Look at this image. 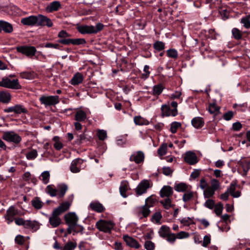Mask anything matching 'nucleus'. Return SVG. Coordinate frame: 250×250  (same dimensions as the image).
Returning a JSON list of instances; mask_svg holds the SVG:
<instances>
[{
    "label": "nucleus",
    "mask_w": 250,
    "mask_h": 250,
    "mask_svg": "<svg viewBox=\"0 0 250 250\" xmlns=\"http://www.w3.org/2000/svg\"><path fill=\"white\" fill-rule=\"evenodd\" d=\"M181 126V124L179 122H174L171 124L170 131L172 133H175L177 129Z\"/></svg>",
    "instance_id": "052dcab7"
},
{
    "label": "nucleus",
    "mask_w": 250,
    "mask_h": 250,
    "mask_svg": "<svg viewBox=\"0 0 250 250\" xmlns=\"http://www.w3.org/2000/svg\"><path fill=\"white\" fill-rule=\"evenodd\" d=\"M191 124L194 128L197 129L200 128L203 126L204 121L201 117H196L191 120Z\"/></svg>",
    "instance_id": "393cba45"
},
{
    "label": "nucleus",
    "mask_w": 250,
    "mask_h": 250,
    "mask_svg": "<svg viewBox=\"0 0 250 250\" xmlns=\"http://www.w3.org/2000/svg\"><path fill=\"white\" fill-rule=\"evenodd\" d=\"M208 111L210 114H217L219 111V108L215 104H210L208 106Z\"/></svg>",
    "instance_id": "49530a36"
},
{
    "label": "nucleus",
    "mask_w": 250,
    "mask_h": 250,
    "mask_svg": "<svg viewBox=\"0 0 250 250\" xmlns=\"http://www.w3.org/2000/svg\"><path fill=\"white\" fill-rule=\"evenodd\" d=\"M36 25L37 26H47L50 27L53 25L51 20L46 16L42 14L36 16Z\"/></svg>",
    "instance_id": "6e6552de"
},
{
    "label": "nucleus",
    "mask_w": 250,
    "mask_h": 250,
    "mask_svg": "<svg viewBox=\"0 0 250 250\" xmlns=\"http://www.w3.org/2000/svg\"><path fill=\"white\" fill-rule=\"evenodd\" d=\"M234 113L232 111H229L224 114V119L226 121H229L233 117Z\"/></svg>",
    "instance_id": "338daca9"
},
{
    "label": "nucleus",
    "mask_w": 250,
    "mask_h": 250,
    "mask_svg": "<svg viewBox=\"0 0 250 250\" xmlns=\"http://www.w3.org/2000/svg\"><path fill=\"white\" fill-rule=\"evenodd\" d=\"M40 179L44 184H47L49 182L50 173L48 171H43L41 175Z\"/></svg>",
    "instance_id": "a19ab883"
},
{
    "label": "nucleus",
    "mask_w": 250,
    "mask_h": 250,
    "mask_svg": "<svg viewBox=\"0 0 250 250\" xmlns=\"http://www.w3.org/2000/svg\"><path fill=\"white\" fill-rule=\"evenodd\" d=\"M194 197V192L190 189L185 192L182 197V200L185 203L191 201Z\"/></svg>",
    "instance_id": "c756f323"
},
{
    "label": "nucleus",
    "mask_w": 250,
    "mask_h": 250,
    "mask_svg": "<svg viewBox=\"0 0 250 250\" xmlns=\"http://www.w3.org/2000/svg\"><path fill=\"white\" fill-rule=\"evenodd\" d=\"M16 224L18 226H23L25 228L26 220L21 218H18L14 220Z\"/></svg>",
    "instance_id": "774afa93"
},
{
    "label": "nucleus",
    "mask_w": 250,
    "mask_h": 250,
    "mask_svg": "<svg viewBox=\"0 0 250 250\" xmlns=\"http://www.w3.org/2000/svg\"><path fill=\"white\" fill-rule=\"evenodd\" d=\"M167 145L166 143L163 144L158 149V153L161 156L164 155L167 153Z\"/></svg>",
    "instance_id": "864d4df0"
},
{
    "label": "nucleus",
    "mask_w": 250,
    "mask_h": 250,
    "mask_svg": "<svg viewBox=\"0 0 250 250\" xmlns=\"http://www.w3.org/2000/svg\"><path fill=\"white\" fill-rule=\"evenodd\" d=\"M39 101L45 107L55 105L60 102L58 96H46L42 95L39 98Z\"/></svg>",
    "instance_id": "7ed1b4c3"
},
{
    "label": "nucleus",
    "mask_w": 250,
    "mask_h": 250,
    "mask_svg": "<svg viewBox=\"0 0 250 250\" xmlns=\"http://www.w3.org/2000/svg\"><path fill=\"white\" fill-rule=\"evenodd\" d=\"M87 118L86 113L82 110H78L75 115V120L78 122H84Z\"/></svg>",
    "instance_id": "7c9ffc66"
},
{
    "label": "nucleus",
    "mask_w": 250,
    "mask_h": 250,
    "mask_svg": "<svg viewBox=\"0 0 250 250\" xmlns=\"http://www.w3.org/2000/svg\"><path fill=\"white\" fill-rule=\"evenodd\" d=\"M144 153L141 151H138L130 156L129 160L131 162L133 161L136 164H139L144 161Z\"/></svg>",
    "instance_id": "a211bd4d"
},
{
    "label": "nucleus",
    "mask_w": 250,
    "mask_h": 250,
    "mask_svg": "<svg viewBox=\"0 0 250 250\" xmlns=\"http://www.w3.org/2000/svg\"><path fill=\"white\" fill-rule=\"evenodd\" d=\"M158 233L160 236L163 238H166L170 233V228L165 225L161 226Z\"/></svg>",
    "instance_id": "473e14b6"
},
{
    "label": "nucleus",
    "mask_w": 250,
    "mask_h": 250,
    "mask_svg": "<svg viewBox=\"0 0 250 250\" xmlns=\"http://www.w3.org/2000/svg\"><path fill=\"white\" fill-rule=\"evenodd\" d=\"M2 138L6 141L15 144H19L21 141V137L13 131H7L2 134Z\"/></svg>",
    "instance_id": "20e7f679"
},
{
    "label": "nucleus",
    "mask_w": 250,
    "mask_h": 250,
    "mask_svg": "<svg viewBox=\"0 0 250 250\" xmlns=\"http://www.w3.org/2000/svg\"><path fill=\"white\" fill-rule=\"evenodd\" d=\"M3 31L6 33H11L13 31L12 25L4 21H0V33Z\"/></svg>",
    "instance_id": "412c9836"
},
{
    "label": "nucleus",
    "mask_w": 250,
    "mask_h": 250,
    "mask_svg": "<svg viewBox=\"0 0 250 250\" xmlns=\"http://www.w3.org/2000/svg\"><path fill=\"white\" fill-rule=\"evenodd\" d=\"M56 188L57 189V198L59 199L63 198L68 190L67 185L64 183H61L57 185Z\"/></svg>",
    "instance_id": "aec40b11"
},
{
    "label": "nucleus",
    "mask_w": 250,
    "mask_h": 250,
    "mask_svg": "<svg viewBox=\"0 0 250 250\" xmlns=\"http://www.w3.org/2000/svg\"><path fill=\"white\" fill-rule=\"evenodd\" d=\"M83 163V160L77 158L73 160L70 166V170L73 173H78L81 170V165Z\"/></svg>",
    "instance_id": "4468645a"
},
{
    "label": "nucleus",
    "mask_w": 250,
    "mask_h": 250,
    "mask_svg": "<svg viewBox=\"0 0 250 250\" xmlns=\"http://www.w3.org/2000/svg\"><path fill=\"white\" fill-rule=\"evenodd\" d=\"M72 199L71 201H65L60 205V206L56 208L54 211L55 213L61 215L62 213L68 210L71 206Z\"/></svg>",
    "instance_id": "ddd939ff"
},
{
    "label": "nucleus",
    "mask_w": 250,
    "mask_h": 250,
    "mask_svg": "<svg viewBox=\"0 0 250 250\" xmlns=\"http://www.w3.org/2000/svg\"><path fill=\"white\" fill-rule=\"evenodd\" d=\"M144 246L146 250H154L155 249L154 243L149 240L145 242Z\"/></svg>",
    "instance_id": "bf43d9fd"
},
{
    "label": "nucleus",
    "mask_w": 250,
    "mask_h": 250,
    "mask_svg": "<svg viewBox=\"0 0 250 250\" xmlns=\"http://www.w3.org/2000/svg\"><path fill=\"white\" fill-rule=\"evenodd\" d=\"M53 140L55 142L54 144V147L57 150H61L62 148L63 145L60 141V138L58 136H55L53 137Z\"/></svg>",
    "instance_id": "c03bdc74"
},
{
    "label": "nucleus",
    "mask_w": 250,
    "mask_h": 250,
    "mask_svg": "<svg viewBox=\"0 0 250 250\" xmlns=\"http://www.w3.org/2000/svg\"><path fill=\"white\" fill-rule=\"evenodd\" d=\"M214 208V212L217 216H220L223 211V205L221 203H219L215 205Z\"/></svg>",
    "instance_id": "3c124183"
},
{
    "label": "nucleus",
    "mask_w": 250,
    "mask_h": 250,
    "mask_svg": "<svg viewBox=\"0 0 250 250\" xmlns=\"http://www.w3.org/2000/svg\"><path fill=\"white\" fill-rule=\"evenodd\" d=\"M160 203L166 209H168L174 206V205L172 204L171 200L169 198H166L164 200H162L160 201Z\"/></svg>",
    "instance_id": "ea45409f"
},
{
    "label": "nucleus",
    "mask_w": 250,
    "mask_h": 250,
    "mask_svg": "<svg viewBox=\"0 0 250 250\" xmlns=\"http://www.w3.org/2000/svg\"><path fill=\"white\" fill-rule=\"evenodd\" d=\"M40 228L39 223L36 221L26 220L25 228L36 231Z\"/></svg>",
    "instance_id": "cd10ccee"
},
{
    "label": "nucleus",
    "mask_w": 250,
    "mask_h": 250,
    "mask_svg": "<svg viewBox=\"0 0 250 250\" xmlns=\"http://www.w3.org/2000/svg\"><path fill=\"white\" fill-rule=\"evenodd\" d=\"M20 77L22 79H25L28 80H32L34 79L35 74L32 72L24 71L20 73Z\"/></svg>",
    "instance_id": "e433bc0d"
},
{
    "label": "nucleus",
    "mask_w": 250,
    "mask_h": 250,
    "mask_svg": "<svg viewBox=\"0 0 250 250\" xmlns=\"http://www.w3.org/2000/svg\"><path fill=\"white\" fill-rule=\"evenodd\" d=\"M191 188V186L184 183H180L174 186V189L177 192H186Z\"/></svg>",
    "instance_id": "bb28decb"
},
{
    "label": "nucleus",
    "mask_w": 250,
    "mask_h": 250,
    "mask_svg": "<svg viewBox=\"0 0 250 250\" xmlns=\"http://www.w3.org/2000/svg\"><path fill=\"white\" fill-rule=\"evenodd\" d=\"M4 111L6 113L14 112L16 114L27 113L28 110L21 104H16L4 109Z\"/></svg>",
    "instance_id": "9d476101"
},
{
    "label": "nucleus",
    "mask_w": 250,
    "mask_h": 250,
    "mask_svg": "<svg viewBox=\"0 0 250 250\" xmlns=\"http://www.w3.org/2000/svg\"><path fill=\"white\" fill-rule=\"evenodd\" d=\"M60 214L55 213L53 210L52 213L49 218V222L53 228L58 227L61 223V219L59 217Z\"/></svg>",
    "instance_id": "f3484780"
},
{
    "label": "nucleus",
    "mask_w": 250,
    "mask_h": 250,
    "mask_svg": "<svg viewBox=\"0 0 250 250\" xmlns=\"http://www.w3.org/2000/svg\"><path fill=\"white\" fill-rule=\"evenodd\" d=\"M134 122L136 125H147L149 124V122L147 120L140 116L134 117Z\"/></svg>",
    "instance_id": "72a5a7b5"
},
{
    "label": "nucleus",
    "mask_w": 250,
    "mask_h": 250,
    "mask_svg": "<svg viewBox=\"0 0 250 250\" xmlns=\"http://www.w3.org/2000/svg\"><path fill=\"white\" fill-rule=\"evenodd\" d=\"M18 214V209L13 206H10L6 210V214L4 215V218L7 221L8 224L13 222L15 219V216Z\"/></svg>",
    "instance_id": "1a4fd4ad"
},
{
    "label": "nucleus",
    "mask_w": 250,
    "mask_h": 250,
    "mask_svg": "<svg viewBox=\"0 0 250 250\" xmlns=\"http://www.w3.org/2000/svg\"><path fill=\"white\" fill-rule=\"evenodd\" d=\"M155 201L154 198H153L151 196H149L147 198L145 201V204L144 205L146 206L149 208H150L153 206Z\"/></svg>",
    "instance_id": "4d7b16f0"
},
{
    "label": "nucleus",
    "mask_w": 250,
    "mask_h": 250,
    "mask_svg": "<svg viewBox=\"0 0 250 250\" xmlns=\"http://www.w3.org/2000/svg\"><path fill=\"white\" fill-rule=\"evenodd\" d=\"M97 135L99 140L102 141L104 140L105 138L107 137L106 131L103 129L98 130Z\"/></svg>",
    "instance_id": "603ef678"
},
{
    "label": "nucleus",
    "mask_w": 250,
    "mask_h": 250,
    "mask_svg": "<svg viewBox=\"0 0 250 250\" xmlns=\"http://www.w3.org/2000/svg\"><path fill=\"white\" fill-rule=\"evenodd\" d=\"M215 205L214 201L210 199H208L204 204V207L210 209H213Z\"/></svg>",
    "instance_id": "13d9d810"
},
{
    "label": "nucleus",
    "mask_w": 250,
    "mask_h": 250,
    "mask_svg": "<svg viewBox=\"0 0 250 250\" xmlns=\"http://www.w3.org/2000/svg\"><path fill=\"white\" fill-rule=\"evenodd\" d=\"M241 23L246 29L250 28V15H246L241 19Z\"/></svg>",
    "instance_id": "58836bf2"
},
{
    "label": "nucleus",
    "mask_w": 250,
    "mask_h": 250,
    "mask_svg": "<svg viewBox=\"0 0 250 250\" xmlns=\"http://www.w3.org/2000/svg\"><path fill=\"white\" fill-rule=\"evenodd\" d=\"M66 224L68 227L67 231L68 234H70L72 232L76 233L82 232L83 229V228L80 225L78 224L79 217L74 212H70L66 214L64 216Z\"/></svg>",
    "instance_id": "f257e3e1"
},
{
    "label": "nucleus",
    "mask_w": 250,
    "mask_h": 250,
    "mask_svg": "<svg viewBox=\"0 0 250 250\" xmlns=\"http://www.w3.org/2000/svg\"><path fill=\"white\" fill-rule=\"evenodd\" d=\"M167 52V55L169 58L176 59L178 57V52L175 49H169Z\"/></svg>",
    "instance_id": "8fccbe9b"
},
{
    "label": "nucleus",
    "mask_w": 250,
    "mask_h": 250,
    "mask_svg": "<svg viewBox=\"0 0 250 250\" xmlns=\"http://www.w3.org/2000/svg\"><path fill=\"white\" fill-rule=\"evenodd\" d=\"M124 240L126 243V245L128 246L135 248V249H139L141 245L133 238L129 236L128 235H125L123 236Z\"/></svg>",
    "instance_id": "6ab92c4d"
},
{
    "label": "nucleus",
    "mask_w": 250,
    "mask_h": 250,
    "mask_svg": "<svg viewBox=\"0 0 250 250\" xmlns=\"http://www.w3.org/2000/svg\"><path fill=\"white\" fill-rule=\"evenodd\" d=\"M11 100V95L7 92L2 91L0 92V101L3 103H8Z\"/></svg>",
    "instance_id": "f704fd0d"
},
{
    "label": "nucleus",
    "mask_w": 250,
    "mask_h": 250,
    "mask_svg": "<svg viewBox=\"0 0 250 250\" xmlns=\"http://www.w3.org/2000/svg\"><path fill=\"white\" fill-rule=\"evenodd\" d=\"M232 37L237 40H239L242 38V34L241 31L237 28H233L231 30Z\"/></svg>",
    "instance_id": "37998d69"
},
{
    "label": "nucleus",
    "mask_w": 250,
    "mask_h": 250,
    "mask_svg": "<svg viewBox=\"0 0 250 250\" xmlns=\"http://www.w3.org/2000/svg\"><path fill=\"white\" fill-rule=\"evenodd\" d=\"M90 207L92 210L97 212H102L104 210V207L99 202H92L90 204Z\"/></svg>",
    "instance_id": "4c0bfd02"
},
{
    "label": "nucleus",
    "mask_w": 250,
    "mask_h": 250,
    "mask_svg": "<svg viewBox=\"0 0 250 250\" xmlns=\"http://www.w3.org/2000/svg\"><path fill=\"white\" fill-rule=\"evenodd\" d=\"M164 89V86L162 84L155 85L153 87L152 95L158 96L160 95Z\"/></svg>",
    "instance_id": "c9c22d12"
},
{
    "label": "nucleus",
    "mask_w": 250,
    "mask_h": 250,
    "mask_svg": "<svg viewBox=\"0 0 250 250\" xmlns=\"http://www.w3.org/2000/svg\"><path fill=\"white\" fill-rule=\"evenodd\" d=\"M45 192L51 197L57 196V189L54 185H48L45 188Z\"/></svg>",
    "instance_id": "2f4dec72"
},
{
    "label": "nucleus",
    "mask_w": 250,
    "mask_h": 250,
    "mask_svg": "<svg viewBox=\"0 0 250 250\" xmlns=\"http://www.w3.org/2000/svg\"><path fill=\"white\" fill-rule=\"evenodd\" d=\"M38 156V152L36 149H32L26 154V157L28 160H34Z\"/></svg>",
    "instance_id": "de8ad7c7"
},
{
    "label": "nucleus",
    "mask_w": 250,
    "mask_h": 250,
    "mask_svg": "<svg viewBox=\"0 0 250 250\" xmlns=\"http://www.w3.org/2000/svg\"><path fill=\"white\" fill-rule=\"evenodd\" d=\"M219 186V183L217 180L213 179L211 181V186L209 187L214 191L216 190Z\"/></svg>",
    "instance_id": "e2e57ef3"
},
{
    "label": "nucleus",
    "mask_w": 250,
    "mask_h": 250,
    "mask_svg": "<svg viewBox=\"0 0 250 250\" xmlns=\"http://www.w3.org/2000/svg\"><path fill=\"white\" fill-rule=\"evenodd\" d=\"M150 188V184L148 180H144L142 181L136 188V194L141 195L147 191V189Z\"/></svg>",
    "instance_id": "9b49d317"
},
{
    "label": "nucleus",
    "mask_w": 250,
    "mask_h": 250,
    "mask_svg": "<svg viewBox=\"0 0 250 250\" xmlns=\"http://www.w3.org/2000/svg\"><path fill=\"white\" fill-rule=\"evenodd\" d=\"M16 50L18 52L25 55L29 58L33 57L37 52V49L34 46L29 45L18 46L16 48Z\"/></svg>",
    "instance_id": "423d86ee"
},
{
    "label": "nucleus",
    "mask_w": 250,
    "mask_h": 250,
    "mask_svg": "<svg viewBox=\"0 0 250 250\" xmlns=\"http://www.w3.org/2000/svg\"><path fill=\"white\" fill-rule=\"evenodd\" d=\"M43 203L39 197H36L32 200V206L36 209H41L43 206Z\"/></svg>",
    "instance_id": "79ce46f5"
},
{
    "label": "nucleus",
    "mask_w": 250,
    "mask_h": 250,
    "mask_svg": "<svg viewBox=\"0 0 250 250\" xmlns=\"http://www.w3.org/2000/svg\"><path fill=\"white\" fill-rule=\"evenodd\" d=\"M0 86L7 88L13 89H20L21 86L19 83L18 79L10 80L8 78H2L0 82Z\"/></svg>",
    "instance_id": "39448f33"
},
{
    "label": "nucleus",
    "mask_w": 250,
    "mask_h": 250,
    "mask_svg": "<svg viewBox=\"0 0 250 250\" xmlns=\"http://www.w3.org/2000/svg\"><path fill=\"white\" fill-rule=\"evenodd\" d=\"M86 42L84 39H72V44L73 45H80L85 43Z\"/></svg>",
    "instance_id": "69168bd1"
},
{
    "label": "nucleus",
    "mask_w": 250,
    "mask_h": 250,
    "mask_svg": "<svg viewBox=\"0 0 250 250\" xmlns=\"http://www.w3.org/2000/svg\"><path fill=\"white\" fill-rule=\"evenodd\" d=\"M173 192V189L171 187L169 186H165L161 189L160 191V195L162 198L165 197L169 198V196L172 195Z\"/></svg>",
    "instance_id": "5701e85b"
},
{
    "label": "nucleus",
    "mask_w": 250,
    "mask_h": 250,
    "mask_svg": "<svg viewBox=\"0 0 250 250\" xmlns=\"http://www.w3.org/2000/svg\"><path fill=\"white\" fill-rule=\"evenodd\" d=\"M76 247V243L68 242L64 246L62 250H73Z\"/></svg>",
    "instance_id": "5fc2aeb1"
},
{
    "label": "nucleus",
    "mask_w": 250,
    "mask_h": 250,
    "mask_svg": "<svg viewBox=\"0 0 250 250\" xmlns=\"http://www.w3.org/2000/svg\"><path fill=\"white\" fill-rule=\"evenodd\" d=\"M210 236L209 235H206L204 237L203 242L202 246L204 247H207L210 243Z\"/></svg>",
    "instance_id": "680f3d73"
},
{
    "label": "nucleus",
    "mask_w": 250,
    "mask_h": 250,
    "mask_svg": "<svg viewBox=\"0 0 250 250\" xmlns=\"http://www.w3.org/2000/svg\"><path fill=\"white\" fill-rule=\"evenodd\" d=\"M136 212L140 219L147 217L150 213V209L146 206L138 207L136 208Z\"/></svg>",
    "instance_id": "f8f14e48"
},
{
    "label": "nucleus",
    "mask_w": 250,
    "mask_h": 250,
    "mask_svg": "<svg viewBox=\"0 0 250 250\" xmlns=\"http://www.w3.org/2000/svg\"><path fill=\"white\" fill-rule=\"evenodd\" d=\"M153 47L157 51H162L165 49V43L161 41H157L153 44Z\"/></svg>",
    "instance_id": "09e8293b"
},
{
    "label": "nucleus",
    "mask_w": 250,
    "mask_h": 250,
    "mask_svg": "<svg viewBox=\"0 0 250 250\" xmlns=\"http://www.w3.org/2000/svg\"><path fill=\"white\" fill-rule=\"evenodd\" d=\"M215 193V191L208 187L206 188L204 191V196L205 198H209L213 196Z\"/></svg>",
    "instance_id": "a18cd8bd"
},
{
    "label": "nucleus",
    "mask_w": 250,
    "mask_h": 250,
    "mask_svg": "<svg viewBox=\"0 0 250 250\" xmlns=\"http://www.w3.org/2000/svg\"><path fill=\"white\" fill-rule=\"evenodd\" d=\"M83 75L81 73L77 72L73 76L71 80V84L73 85H78L83 82Z\"/></svg>",
    "instance_id": "a878e982"
},
{
    "label": "nucleus",
    "mask_w": 250,
    "mask_h": 250,
    "mask_svg": "<svg viewBox=\"0 0 250 250\" xmlns=\"http://www.w3.org/2000/svg\"><path fill=\"white\" fill-rule=\"evenodd\" d=\"M104 28V25L97 23L95 26L93 25H83L78 27V31L82 34H96L101 31Z\"/></svg>",
    "instance_id": "f03ea898"
},
{
    "label": "nucleus",
    "mask_w": 250,
    "mask_h": 250,
    "mask_svg": "<svg viewBox=\"0 0 250 250\" xmlns=\"http://www.w3.org/2000/svg\"><path fill=\"white\" fill-rule=\"evenodd\" d=\"M218 229L221 231L227 232L230 229L229 226L228 225V222H222V226H218Z\"/></svg>",
    "instance_id": "0e129e2a"
},
{
    "label": "nucleus",
    "mask_w": 250,
    "mask_h": 250,
    "mask_svg": "<svg viewBox=\"0 0 250 250\" xmlns=\"http://www.w3.org/2000/svg\"><path fill=\"white\" fill-rule=\"evenodd\" d=\"M21 23L27 26H34L36 25V16H30L29 17L22 18L21 20Z\"/></svg>",
    "instance_id": "b1692460"
},
{
    "label": "nucleus",
    "mask_w": 250,
    "mask_h": 250,
    "mask_svg": "<svg viewBox=\"0 0 250 250\" xmlns=\"http://www.w3.org/2000/svg\"><path fill=\"white\" fill-rule=\"evenodd\" d=\"M242 167L245 175H247L250 169V161H245L242 163Z\"/></svg>",
    "instance_id": "6e6d98bb"
},
{
    "label": "nucleus",
    "mask_w": 250,
    "mask_h": 250,
    "mask_svg": "<svg viewBox=\"0 0 250 250\" xmlns=\"http://www.w3.org/2000/svg\"><path fill=\"white\" fill-rule=\"evenodd\" d=\"M114 226V224L111 221L100 220L96 223L98 229L106 233L110 232Z\"/></svg>",
    "instance_id": "0eeeda50"
},
{
    "label": "nucleus",
    "mask_w": 250,
    "mask_h": 250,
    "mask_svg": "<svg viewBox=\"0 0 250 250\" xmlns=\"http://www.w3.org/2000/svg\"><path fill=\"white\" fill-rule=\"evenodd\" d=\"M61 7L62 5L59 1H54L46 7L45 10L48 13H52L58 11Z\"/></svg>",
    "instance_id": "4be33fe9"
},
{
    "label": "nucleus",
    "mask_w": 250,
    "mask_h": 250,
    "mask_svg": "<svg viewBox=\"0 0 250 250\" xmlns=\"http://www.w3.org/2000/svg\"><path fill=\"white\" fill-rule=\"evenodd\" d=\"M162 114L163 116H175L178 114V111L176 109H171L169 106L166 104L162 105L161 106Z\"/></svg>",
    "instance_id": "2eb2a0df"
},
{
    "label": "nucleus",
    "mask_w": 250,
    "mask_h": 250,
    "mask_svg": "<svg viewBox=\"0 0 250 250\" xmlns=\"http://www.w3.org/2000/svg\"><path fill=\"white\" fill-rule=\"evenodd\" d=\"M185 161L189 165H194L198 162V159L195 153L188 151L186 153L184 157Z\"/></svg>",
    "instance_id": "dca6fc26"
},
{
    "label": "nucleus",
    "mask_w": 250,
    "mask_h": 250,
    "mask_svg": "<svg viewBox=\"0 0 250 250\" xmlns=\"http://www.w3.org/2000/svg\"><path fill=\"white\" fill-rule=\"evenodd\" d=\"M128 183L126 181L121 182L120 187V192L121 195L124 198L127 197L126 192L128 190Z\"/></svg>",
    "instance_id": "c85d7f7f"
}]
</instances>
